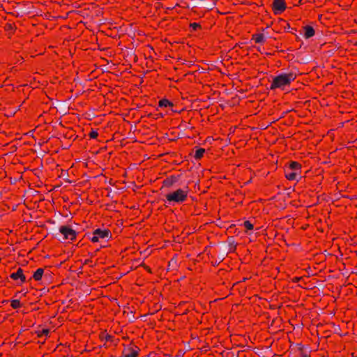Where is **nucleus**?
<instances>
[{
	"label": "nucleus",
	"mask_w": 357,
	"mask_h": 357,
	"mask_svg": "<svg viewBox=\"0 0 357 357\" xmlns=\"http://www.w3.org/2000/svg\"><path fill=\"white\" fill-rule=\"evenodd\" d=\"M128 353L123 355V357H137L138 356L137 350L133 349H129Z\"/></svg>",
	"instance_id": "12"
},
{
	"label": "nucleus",
	"mask_w": 357,
	"mask_h": 357,
	"mask_svg": "<svg viewBox=\"0 0 357 357\" xmlns=\"http://www.w3.org/2000/svg\"><path fill=\"white\" fill-rule=\"evenodd\" d=\"M8 29H12L11 25H9Z\"/></svg>",
	"instance_id": "36"
},
{
	"label": "nucleus",
	"mask_w": 357,
	"mask_h": 357,
	"mask_svg": "<svg viewBox=\"0 0 357 357\" xmlns=\"http://www.w3.org/2000/svg\"><path fill=\"white\" fill-rule=\"evenodd\" d=\"M302 357H309V356L307 354L301 353Z\"/></svg>",
	"instance_id": "26"
},
{
	"label": "nucleus",
	"mask_w": 357,
	"mask_h": 357,
	"mask_svg": "<svg viewBox=\"0 0 357 357\" xmlns=\"http://www.w3.org/2000/svg\"><path fill=\"white\" fill-rule=\"evenodd\" d=\"M68 184H69V183H72V181H71L70 180H69V179H68Z\"/></svg>",
	"instance_id": "32"
},
{
	"label": "nucleus",
	"mask_w": 357,
	"mask_h": 357,
	"mask_svg": "<svg viewBox=\"0 0 357 357\" xmlns=\"http://www.w3.org/2000/svg\"><path fill=\"white\" fill-rule=\"evenodd\" d=\"M294 79L293 74H281L273 78L270 89L282 88L286 86Z\"/></svg>",
	"instance_id": "1"
},
{
	"label": "nucleus",
	"mask_w": 357,
	"mask_h": 357,
	"mask_svg": "<svg viewBox=\"0 0 357 357\" xmlns=\"http://www.w3.org/2000/svg\"><path fill=\"white\" fill-rule=\"evenodd\" d=\"M91 138L95 139L98 136V132L95 130H92L89 134Z\"/></svg>",
	"instance_id": "22"
},
{
	"label": "nucleus",
	"mask_w": 357,
	"mask_h": 357,
	"mask_svg": "<svg viewBox=\"0 0 357 357\" xmlns=\"http://www.w3.org/2000/svg\"><path fill=\"white\" fill-rule=\"evenodd\" d=\"M75 227H77V224H75V226H73L68 223V241H73L76 238L77 233Z\"/></svg>",
	"instance_id": "6"
},
{
	"label": "nucleus",
	"mask_w": 357,
	"mask_h": 357,
	"mask_svg": "<svg viewBox=\"0 0 357 357\" xmlns=\"http://www.w3.org/2000/svg\"><path fill=\"white\" fill-rule=\"evenodd\" d=\"M272 6L275 14L281 13L286 9L284 0H273Z\"/></svg>",
	"instance_id": "4"
},
{
	"label": "nucleus",
	"mask_w": 357,
	"mask_h": 357,
	"mask_svg": "<svg viewBox=\"0 0 357 357\" xmlns=\"http://www.w3.org/2000/svg\"><path fill=\"white\" fill-rule=\"evenodd\" d=\"M57 111L62 112L65 109V104L63 102H58L56 106H55Z\"/></svg>",
	"instance_id": "18"
},
{
	"label": "nucleus",
	"mask_w": 357,
	"mask_h": 357,
	"mask_svg": "<svg viewBox=\"0 0 357 357\" xmlns=\"http://www.w3.org/2000/svg\"><path fill=\"white\" fill-rule=\"evenodd\" d=\"M287 26H286V29H289V27H290L289 24H287Z\"/></svg>",
	"instance_id": "30"
},
{
	"label": "nucleus",
	"mask_w": 357,
	"mask_h": 357,
	"mask_svg": "<svg viewBox=\"0 0 357 357\" xmlns=\"http://www.w3.org/2000/svg\"><path fill=\"white\" fill-rule=\"evenodd\" d=\"M188 196V191L184 189H178L166 195L167 202L171 204L172 202L181 203L184 202Z\"/></svg>",
	"instance_id": "2"
},
{
	"label": "nucleus",
	"mask_w": 357,
	"mask_h": 357,
	"mask_svg": "<svg viewBox=\"0 0 357 357\" xmlns=\"http://www.w3.org/2000/svg\"><path fill=\"white\" fill-rule=\"evenodd\" d=\"M74 12H75V10H68V15H69L70 13H74Z\"/></svg>",
	"instance_id": "29"
},
{
	"label": "nucleus",
	"mask_w": 357,
	"mask_h": 357,
	"mask_svg": "<svg viewBox=\"0 0 357 357\" xmlns=\"http://www.w3.org/2000/svg\"><path fill=\"white\" fill-rule=\"evenodd\" d=\"M224 256H225L224 255H222V259H224Z\"/></svg>",
	"instance_id": "37"
},
{
	"label": "nucleus",
	"mask_w": 357,
	"mask_h": 357,
	"mask_svg": "<svg viewBox=\"0 0 357 357\" xmlns=\"http://www.w3.org/2000/svg\"><path fill=\"white\" fill-rule=\"evenodd\" d=\"M18 279H20L22 282H26V277L24 276V275L23 273L22 274V276H20Z\"/></svg>",
	"instance_id": "24"
},
{
	"label": "nucleus",
	"mask_w": 357,
	"mask_h": 357,
	"mask_svg": "<svg viewBox=\"0 0 357 357\" xmlns=\"http://www.w3.org/2000/svg\"><path fill=\"white\" fill-rule=\"evenodd\" d=\"M254 38H255V42L257 43H261L264 41V36L261 33L257 34V35L254 36Z\"/></svg>",
	"instance_id": "17"
},
{
	"label": "nucleus",
	"mask_w": 357,
	"mask_h": 357,
	"mask_svg": "<svg viewBox=\"0 0 357 357\" xmlns=\"http://www.w3.org/2000/svg\"><path fill=\"white\" fill-rule=\"evenodd\" d=\"M68 134H69V133H70V128H68ZM73 135H71L70 136H69V135H68V139H69L71 137H73Z\"/></svg>",
	"instance_id": "27"
},
{
	"label": "nucleus",
	"mask_w": 357,
	"mask_h": 357,
	"mask_svg": "<svg viewBox=\"0 0 357 357\" xmlns=\"http://www.w3.org/2000/svg\"><path fill=\"white\" fill-rule=\"evenodd\" d=\"M22 273L23 270L19 268L17 271L15 273H13L10 277L13 280H17L20 276H22Z\"/></svg>",
	"instance_id": "11"
},
{
	"label": "nucleus",
	"mask_w": 357,
	"mask_h": 357,
	"mask_svg": "<svg viewBox=\"0 0 357 357\" xmlns=\"http://www.w3.org/2000/svg\"><path fill=\"white\" fill-rule=\"evenodd\" d=\"M159 106L160 107H167V106H173V103L169 102L167 99H162L159 102Z\"/></svg>",
	"instance_id": "14"
},
{
	"label": "nucleus",
	"mask_w": 357,
	"mask_h": 357,
	"mask_svg": "<svg viewBox=\"0 0 357 357\" xmlns=\"http://www.w3.org/2000/svg\"><path fill=\"white\" fill-rule=\"evenodd\" d=\"M287 26H286V29H289V27H290L289 24H287Z\"/></svg>",
	"instance_id": "31"
},
{
	"label": "nucleus",
	"mask_w": 357,
	"mask_h": 357,
	"mask_svg": "<svg viewBox=\"0 0 357 357\" xmlns=\"http://www.w3.org/2000/svg\"><path fill=\"white\" fill-rule=\"evenodd\" d=\"M68 53L71 54V52H70V50L69 47H68Z\"/></svg>",
	"instance_id": "33"
},
{
	"label": "nucleus",
	"mask_w": 357,
	"mask_h": 357,
	"mask_svg": "<svg viewBox=\"0 0 357 357\" xmlns=\"http://www.w3.org/2000/svg\"><path fill=\"white\" fill-rule=\"evenodd\" d=\"M297 346L298 347V349H299L300 351H302V349H303V346H302L301 344H297Z\"/></svg>",
	"instance_id": "25"
},
{
	"label": "nucleus",
	"mask_w": 357,
	"mask_h": 357,
	"mask_svg": "<svg viewBox=\"0 0 357 357\" xmlns=\"http://www.w3.org/2000/svg\"><path fill=\"white\" fill-rule=\"evenodd\" d=\"M20 301L19 300H13L11 301V306L14 308V309H16L17 307H20Z\"/></svg>",
	"instance_id": "20"
},
{
	"label": "nucleus",
	"mask_w": 357,
	"mask_h": 357,
	"mask_svg": "<svg viewBox=\"0 0 357 357\" xmlns=\"http://www.w3.org/2000/svg\"><path fill=\"white\" fill-rule=\"evenodd\" d=\"M8 29H12L11 25H9Z\"/></svg>",
	"instance_id": "35"
},
{
	"label": "nucleus",
	"mask_w": 357,
	"mask_h": 357,
	"mask_svg": "<svg viewBox=\"0 0 357 357\" xmlns=\"http://www.w3.org/2000/svg\"><path fill=\"white\" fill-rule=\"evenodd\" d=\"M227 242H228L229 246L230 247L229 252H233L236 248V243H235L234 237L233 236L229 237Z\"/></svg>",
	"instance_id": "10"
},
{
	"label": "nucleus",
	"mask_w": 357,
	"mask_h": 357,
	"mask_svg": "<svg viewBox=\"0 0 357 357\" xmlns=\"http://www.w3.org/2000/svg\"><path fill=\"white\" fill-rule=\"evenodd\" d=\"M68 192H69V191H72V189H70V188H68Z\"/></svg>",
	"instance_id": "34"
},
{
	"label": "nucleus",
	"mask_w": 357,
	"mask_h": 357,
	"mask_svg": "<svg viewBox=\"0 0 357 357\" xmlns=\"http://www.w3.org/2000/svg\"><path fill=\"white\" fill-rule=\"evenodd\" d=\"M190 26L193 29H196L197 28L199 27L200 25L197 23H192L190 24Z\"/></svg>",
	"instance_id": "23"
},
{
	"label": "nucleus",
	"mask_w": 357,
	"mask_h": 357,
	"mask_svg": "<svg viewBox=\"0 0 357 357\" xmlns=\"http://www.w3.org/2000/svg\"><path fill=\"white\" fill-rule=\"evenodd\" d=\"M298 175V172H292L291 173H287L286 174V178L289 180H295L296 179V176Z\"/></svg>",
	"instance_id": "16"
},
{
	"label": "nucleus",
	"mask_w": 357,
	"mask_h": 357,
	"mask_svg": "<svg viewBox=\"0 0 357 357\" xmlns=\"http://www.w3.org/2000/svg\"><path fill=\"white\" fill-rule=\"evenodd\" d=\"M305 30L304 36L305 38H310L314 35V30L310 26H305L303 27Z\"/></svg>",
	"instance_id": "7"
},
{
	"label": "nucleus",
	"mask_w": 357,
	"mask_h": 357,
	"mask_svg": "<svg viewBox=\"0 0 357 357\" xmlns=\"http://www.w3.org/2000/svg\"><path fill=\"white\" fill-rule=\"evenodd\" d=\"M205 153V149H198L195 151V158L196 159H199L203 156V154Z\"/></svg>",
	"instance_id": "15"
},
{
	"label": "nucleus",
	"mask_w": 357,
	"mask_h": 357,
	"mask_svg": "<svg viewBox=\"0 0 357 357\" xmlns=\"http://www.w3.org/2000/svg\"><path fill=\"white\" fill-rule=\"evenodd\" d=\"M59 188V185H56L54 188V190H57Z\"/></svg>",
	"instance_id": "28"
},
{
	"label": "nucleus",
	"mask_w": 357,
	"mask_h": 357,
	"mask_svg": "<svg viewBox=\"0 0 357 357\" xmlns=\"http://www.w3.org/2000/svg\"><path fill=\"white\" fill-rule=\"evenodd\" d=\"M49 331H50V330H49V329H47V328H43V329H42V331H38L37 333H38V335L39 337H41V336H43V335H45V336H46V335H48V333H49Z\"/></svg>",
	"instance_id": "19"
},
{
	"label": "nucleus",
	"mask_w": 357,
	"mask_h": 357,
	"mask_svg": "<svg viewBox=\"0 0 357 357\" xmlns=\"http://www.w3.org/2000/svg\"><path fill=\"white\" fill-rule=\"evenodd\" d=\"M244 226H245L248 229H253V225H252V224H251L249 221H245V222H244Z\"/></svg>",
	"instance_id": "21"
},
{
	"label": "nucleus",
	"mask_w": 357,
	"mask_h": 357,
	"mask_svg": "<svg viewBox=\"0 0 357 357\" xmlns=\"http://www.w3.org/2000/svg\"><path fill=\"white\" fill-rule=\"evenodd\" d=\"M289 168L293 171L298 172L301 169V165L296 162H291Z\"/></svg>",
	"instance_id": "13"
},
{
	"label": "nucleus",
	"mask_w": 357,
	"mask_h": 357,
	"mask_svg": "<svg viewBox=\"0 0 357 357\" xmlns=\"http://www.w3.org/2000/svg\"><path fill=\"white\" fill-rule=\"evenodd\" d=\"M55 236L61 241L67 239V226H61L57 232L54 234Z\"/></svg>",
	"instance_id": "5"
},
{
	"label": "nucleus",
	"mask_w": 357,
	"mask_h": 357,
	"mask_svg": "<svg viewBox=\"0 0 357 357\" xmlns=\"http://www.w3.org/2000/svg\"><path fill=\"white\" fill-rule=\"evenodd\" d=\"M177 181V178L176 177H171L165 179L163 181L165 185L170 187L173 185Z\"/></svg>",
	"instance_id": "9"
},
{
	"label": "nucleus",
	"mask_w": 357,
	"mask_h": 357,
	"mask_svg": "<svg viewBox=\"0 0 357 357\" xmlns=\"http://www.w3.org/2000/svg\"><path fill=\"white\" fill-rule=\"evenodd\" d=\"M111 237V233L109 230L105 229L101 230L100 229H96L93 233V236L91 238V240L93 242H98L99 238H107Z\"/></svg>",
	"instance_id": "3"
},
{
	"label": "nucleus",
	"mask_w": 357,
	"mask_h": 357,
	"mask_svg": "<svg viewBox=\"0 0 357 357\" xmlns=\"http://www.w3.org/2000/svg\"><path fill=\"white\" fill-rule=\"evenodd\" d=\"M44 270L43 268H38L33 275V278L35 280L38 281L41 280Z\"/></svg>",
	"instance_id": "8"
}]
</instances>
